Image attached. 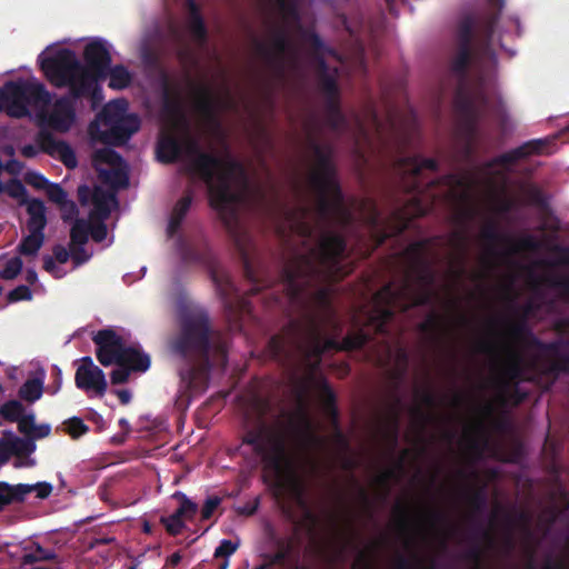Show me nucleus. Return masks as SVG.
<instances>
[{
  "label": "nucleus",
  "mask_w": 569,
  "mask_h": 569,
  "mask_svg": "<svg viewBox=\"0 0 569 569\" xmlns=\"http://www.w3.org/2000/svg\"><path fill=\"white\" fill-rule=\"evenodd\" d=\"M309 187L315 196L312 209L301 206L287 214L289 229L315 241L303 266L287 272V289L297 300L308 295V286L318 278L345 274L342 260L346 243L330 224L349 219L336 173L328 154L318 151V160L309 174Z\"/></svg>",
  "instance_id": "f257e3e1"
},
{
  "label": "nucleus",
  "mask_w": 569,
  "mask_h": 569,
  "mask_svg": "<svg viewBox=\"0 0 569 569\" xmlns=\"http://www.w3.org/2000/svg\"><path fill=\"white\" fill-rule=\"evenodd\" d=\"M157 157L162 162L181 160L192 176L207 184L210 203L224 223L229 228L238 223L249 182L244 168L228 151H203L200 139L179 114L174 128L162 131Z\"/></svg>",
  "instance_id": "f03ea898"
},
{
  "label": "nucleus",
  "mask_w": 569,
  "mask_h": 569,
  "mask_svg": "<svg viewBox=\"0 0 569 569\" xmlns=\"http://www.w3.org/2000/svg\"><path fill=\"white\" fill-rule=\"evenodd\" d=\"M93 166L99 180L109 186L111 190L96 187L92 192L86 186L79 188V196L83 204L88 206V219H78L71 228L72 269L81 266L91 258L83 246L89 237L97 243L108 247L113 238L108 237L104 221L112 210L118 208L116 191L129 183V167L114 150L109 147L98 149L93 156Z\"/></svg>",
  "instance_id": "7ed1b4c3"
},
{
  "label": "nucleus",
  "mask_w": 569,
  "mask_h": 569,
  "mask_svg": "<svg viewBox=\"0 0 569 569\" xmlns=\"http://www.w3.org/2000/svg\"><path fill=\"white\" fill-rule=\"evenodd\" d=\"M110 49L111 44L107 40L93 38L83 51L87 64H82L72 50H52L51 47L40 53L38 61L51 84L68 88L73 98L90 97L92 108L96 109L103 99L100 77L111 62Z\"/></svg>",
  "instance_id": "20e7f679"
},
{
  "label": "nucleus",
  "mask_w": 569,
  "mask_h": 569,
  "mask_svg": "<svg viewBox=\"0 0 569 569\" xmlns=\"http://www.w3.org/2000/svg\"><path fill=\"white\" fill-rule=\"evenodd\" d=\"M315 438L313 425L307 409L300 405L290 416L286 426L271 427L260 423L249 430L239 447L242 456L254 463H262L277 482L284 477L288 467L287 441L292 439L301 445L311 442Z\"/></svg>",
  "instance_id": "39448f33"
},
{
  "label": "nucleus",
  "mask_w": 569,
  "mask_h": 569,
  "mask_svg": "<svg viewBox=\"0 0 569 569\" xmlns=\"http://www.w3.org/2000/svg\"><path fill=\"white\" fill-rule=\"evenodd\" d=\"M501 32L498 28V20L495 19L489 26L487 44L471 59L469 52L470 30L462 31L460 37V49L452 61V70L462 73L470 63L477 73V86L468 98V109L475 112H482L502 107V100L497 87V59L495 47Z\"/></svg>",
  "instance_id": "423d86ee"
},
{
  "label": "nucleus",
  "mask_w": 569,
  "mask_h": 569,
  "mask_svg": "<svg viewBox=\"0 0 569 569\" xmlns=\"http://www.w3.org/2000/svg\"><path fill=\"white\" fill-rule=\"evenodd\" d=\"M317 300L321 308L320 313L311 322L307 341L299 347L306 353L312 372H317L319 358L326 351L360 348L368 339L363 332L347 336L342 340L340 339L342 328L335 310L329 303L328 287L318 289Z\"/></svg>",
  "instance_id": "0eeeda50"
},
{
  "label": "nucleus",
  "mask_w": 569,
  "mask_h": 569,
  "mask_svg": "<svg viewBox=\"0 0 569 569\" xmlns=\"http://www.w3.org/2000/svg\"><path fill=\"white\" fill-rule=\"evenodd\" d=\"M93 341L97 345V358L102 366L117 365L111 373L112 383H123L131 371L144 372L150 367V357L139 345H130L116 331H98Z\"/></svg>",
  "instance_id": "6e6552de"
},
{
  "label": "nucleus",
  "mask_w": 569,
  "mask_h": 569,
  "mask_svg": "<svg viewBox=\"0 0 569 569\" xmlns=\"http://www.w3.org/2000/svg\"><path fill=\"white\" fill-rule=\"evenodd\" d=\"M140 128L137 114L128 113V102L116 99L107 103L96 120L90 124L92 141L109 146L127 142Z\"/></svg>",
  "instance_id": "1a4fd4ad"
},
{
  "label": "nucleus",
  "mask_w": 569,
  "mask_h": 569,
  "mask_svg": "<svg viewBox=\"0 0 569 569\" xmlns=\"http://www.w3.org/2000/svg\"><path fill=\"white\" fill-rule=\"evenodd\" d=\"M48 98L44 86L36 78L18 79L0 88V111L10 117L22 118L30 114V104L40 103Z\"/></svg>",
  "instance_id": "9d476101"
},
{
  "label": "nucleus",
  "mask_w": 569,
  "mask_h": 569,
  "mask_svg": "<svg viewBox=\"0 0 569 569\" xmlns=\"http://www.w3.org/2000/svg\"><path fill=\"white\" fill-rule=\"evenodd\" d=\"M209 350V321L202 309H193L182 319L181 337L173 345V351L181 357L204 355Z\"/></svg>",
  "instance_id": "9b49d317"
},
{
  "label": "nucleus",
  "mask_w": 569,
  "mask_h": 569,
  "mask_svg": "<svg viewBox=\"0 0 569 569\" xmlns=\"http://www.w3.org/2000/svg\"><path fill=\"white\" fill-rule=\"evenodd\" d=\"M33 109L39 126L42 129L53 130L56 132H67L76 123L74 103L69 97H60L51 101V94L40 103L30 104Z\"/></svg>",
  "instance_id": "f8f14e48"
},
{
  "label": "nucleus",
  "mask_w": 569,
  "mask_h": 569,
  "mask_svg": "<svg viewBox=\"0 0 569 569\" xmlns=\"http://www.w3.org/2000/svg\"><path fill=\"white\" fill-rule=\"evenodd\" d=\"M26 206L29 216L27 222L29 233L20 243L19 251L26 257H36L44 241L43 230L47 224L46 206L38 199L27 201Z\"/></svg>",
  "instance_id": "ddd939ff"
},
{
  "label": "nucleus",
  "mask_w": 569,
  "mask_h": 569,
  "mask_svg": "<svg viewBox=\"0 0 569 569\" xmlns=\"http://www.w3.org/2000/svg\"><path fill=\"white\" fill-rule=\"evenodd\" d=\"M36 442L32 439L20 438L11 431H7L0 438V461L12 460L14 468H27L36 465L31 455L36 451Z\"/></svg>",
  "instance_id": "4468645a"
},
{
  "label": "nucleus",
  "mask_w": 569,
  "mask_h": 569,
  "mask_svg": "<svg viewBox=\"0 0 569 569\" xmlns=\"http://www.w3.org/2000/svg\"><path fill=\"white\" fill-rule=\"evenodd\" d=\"M178 397L181 406L188 407L194 397L208 388L209 368L199 363H187L179 371Z\"/></svg>",
  "instance_id": "2eb2a0df"
},
{
  "label": "nucleus",
  "mask_w": 569,
  "mask_h": 569,
  "mask_svg": "<svg viewBox=\"0 0 569 569\" xmlns=\"http://www.w3.org/2000/svg\"><path fill=\"white\" fill-rule=\"evenodd\" d=\"M76 386L83 390L88 397L102 398L108 388L103 371L94 365L92 358L83 357L76 371Z\"/></svg>",
  "instance_id": "dca6fc26"
},
{
  "label": "nucleus",
  "mask_w": 569,
  "mask_h": 569,
  "mask_svg": "<svg viewBox=\"0 0 569 569\" xmlns=\"http://www.w3.org/2000/svg\"><path fill=\"white\" fill-rule=\"evenodd\" d=\"M230 108L231 101L228 92L221 96L212 92L210 89H203L196 101L197 111L213 126L218 124L219 113Z\"/></svg>",
  "instance_id": "f3484780"
},
{
  "label": "nucleus",
  "mask_w": 569,
  "mask_h": 569,
  "mask_svg": "<svg viewBox=\"0 0 569 569\" xmlns=\"http://www.w3.org/2000/svg\"><path fill=\"white\" fill-rule=\"evenodd\" d=\"M437 163L432 159H422L418 156L401 158L399 162V171L403 176L413 178L412 190L421 192L423 183V171H435Z\"/></svg>",
  "instance_id": "a211bd4d"
},
{
  "label": "nucleus",
  "mask_w": 569,
  "mask_h": 569,
  "mask_svg": "<svg viewBox=\"0 0 569 569\" xmlns=\"http://www.w3.org/2000/svg\"><path fill=\"white\" fill-rule=\"evenodd\" d=\"M533 153H551V150L548 148V140L538 139L528 141L500 156L495 160L493 166L501 167L502 170H509L512 163Z\"/></svg>",
  "instance_id": "6ab92c4d"
},
{
  "label": "nucleus",
  "mask_w": 569,
  "mask_h": 569,
  "mask_svg": "<svg viewBox=\"0 0 569 569\" xmlns=\"http://www.w3.org/2000/svg\"><path fill=\"white\" fill-rule=\"evenodd\" d=\"M191 204V197L186 196L181 198L174 206L172 213L169 218L168 227H167V234L168 238L173 241L174 247L178 250L182 249V240L180 236H178V231L180 229V226L190 208Z\"/></svg>",
  "instance_id": "aec40b11"
},
{
  "label": "nucleus",
  "mask_w": 569,
  "mask_h": 569,
  "mask_svg": "<svg viewBox=\"0 0 569 569\" xmlns=\"http://www.w3.org/2000/svg\"><path fill=\"white\" fill-rule=\"evenodd\" d=\"M187 1L190 10V17L188 20V32L193 42L198 46H201L206 41V28L203 24V20L198 11L194 0Z\"/></svg>",
  "instance_id": "412c9836"
},
{
  "label": "nucleus",
  "mask_w": 569,
  "mask_h": 569,
  "mask_svg": "<svg viewBox=\"0 0 569 569\" xmlns=\"http://www.w3.org/2000/svg\"><path fill=\"white\" fill-rule=\"evenodd\" d=\"M47 150L69 168H74L78 163L73 149L64 141H52L48 144Z\"/></svg>",
  "instance_id": "4be33fe9"
},
{
  "label": "nucleus",
  "mask_w": 569,
  "mask_h": 569,
  "mask_svg": "<svg viewBox=\"0 0 569 569\" xmlns=\"http://www.w3.org/2000/svg\"><path fill=\"white\" fill-rule=\"evenodd\" d=\"M108 86L114 90H122L128 88L133 79L132 72H130L123 66H113L108 70Z\"/></svg>",
  "instance_id": "5701e85b"
},
{
  "label": "nucleus",
  "mask_w": 569,
  "mask_h": 569,
  "mask_svg": "<svg viewBox=\"0 0 569 569\" xmlns=\"http://www.w3.org/2000/svg\"><path fill=\"white\" fill-rule=\"evenodd\" d=\"M20 432L29 436V439H41L48 437L51 432V427L48 423L37 425L33 413H29L27 419L20 421Z\"/></svg>",
  "instance_id": "b1692460"
},
{
  "label": "nucleus",
  "mask_w": 569,
  "mask_h": 569,
  "mask_svg": "<svg viewBox=\"0 0 569 569\" xmlns=\"http://www.w3.org/2000/svg\"><path fill=\"white\" fill-rule=\"evenodd\" d=\"M272 56L274 61L284 68L287 63L292 59L293 52L289 39L284 34H279L272 47Z\"/></svg>",
  "instance_id": "393cba45"
},
{
  "label": "nucleus",
  "mask_w": 569,
  "mask_h": 569,
  "mask_svg": "<svg viewBox=\"0 0 569 569\" xmlns=\"http://www.w3.org/2000/svg\"><path fill=\"white\" fill-rule=\"evenodd\" d=\"M172 498L179 501V507L174 512L184 521L192 520L198 511V505L181 491H176Z\"/></svg>",
  "instance_id": "a878e982"
},
{
  "label": "nucleus",
  "mask_w": 569,
  "mask_h": 569,
  "mask_svg": "<svg viewBox=\"0 0 569 569\" xmlns=\"http://www.w3.org/2000/svg\"><path fill=\"white\" fill-rule=\"evenodd\" d=\"M54 558V552L50 549H44L38 543H32L24 549L22 555V565H30L38 561L49 560Z\"/></svg>",
  "instance_id": "bb28decb"
},
{
  "label": "nucleus",
  "mask_w": 569,
  "mask_h": 569,
  "mask_svg": "<svg viewBox=\"0 0 569 569\" xmlns=\"http://www.w3.org/2000/svg\"><path fill=\"white\" fill-rule=\"evenodd\" d=\"M43 376L27 380L20 388L19 395L22 399L33 402L42 396Z\"/></svg>",
  "instance_id": "cd10ccee"
},
{
  "label": "nucleus",
  "mask_w": 569,
  "mask_h": 569,
  "mask_svg": "<svg viewBox=\"0 0 569 569\" xmlns=\"http://www.w3.org/2000/svg\"><path fill=\"white\" fill-rule=\"evenodd\" d=\"M19 485H9L7 482H0V510L7 505L13 501H22V493Z\"/></svg>",
  "instance_id": "c85d7f7f"
},
{
  "label": "nucleus",
  "mask_w": 569,
  "mask_h": 569,
  "mask_svg": "<svg viewBox=\"0 0 569 569\" xmlns=\"http://www.w3.org/2000/svg\"><path fill=\"white\" fill-rule=\"evenodd\" d=\"M19 489L21 490L22 499L30 493H34L37 498L44 499L52 492V486L49 482H37L32 485L20 483Z\"/></svg>",
  "instance_id": "c756f323"
},
{
  "label": "nucleus",
  "mask_w": 569,
  "mask_h": 569,
  "mask_svg": "<svg viewBox=\"0 0 569 569\" xmlns=\"http://www.w3.org/2000/svg\"><path fill=\"white\" fill-rule=\"evenodd\" d=\"M1 413L6 419L17 421L19 425L20 421L27 419L28 416L24 413V408L19 401H9L4 403L1 407Z\"/></svg>",
  "instance_id": "7c9ffc66"
},
{
  "label": "nucleus",
  "mask_w": 569,
  "mask_h": 569,
  "mask_svg": "<svg viewBox=\"0 0 569 569\" xmlns=\"http://www.w3.org/2000/svg\"><path fill=\"white\" fill-rule=\"evenodd\" d=\"M23 262L20 257H12L4 260L3 266L0 270V276L3 279H13L16 278L21 269Z\"/></svg>",
  "instance_id": "2f4dec72"
},
{
  "label": "nucleus",
  "mask_w": 569,
  "mask_h": 569,
  "mask_svg": "<svg viewBox=\"0 0 569 569\" xmlns=\"http://www.w3.org/2000/svg\"><path fill=\"white\" fill-rule=\"evenodd\" d=\"M212 280L214 281L217 289L220 295L227 299L230 293L234 290L233 283L230 277L226 273L219 274L218 272H212Z\"/></svg>",
  "instance_id": "473e14b6"
},
{
  "label": "nucleus",
  "mask_w": 569,
  "mask_h": 569,
  "mask_svg": "<svg viewBox=\"0 0 569 569\" xmlns=\"http://www.w3.org/2000/svg\"><path fill=\"white\" fill-rule=\"evenodd\" d=\"M447 183L449 186L453 184V183H457L458 184V188L457 189H452L451 190V193H450V197L452 198H467L468 194H469V182L467 181V179L465 177H457V176H452V177H449L447 179Z\"/></svg>",
  "instance_id": "72a5a7b5"
},
{
  "label": "nucleus",
  "mask_w": 569,
  "mask_h": 569,
  "mask_svg": "<svg viewBox=\"0 0 569 569\" xmlns=\"http://www.w3.org/2000/svg\"><path fill=\"white\" fill-rule=\"evenodd\" d=\"M64 427L67 432L74 439L86 435L89 430L88 426L78 417L69 419Z\"/></svg>",
  "instance_id": "f704fd0d"
},
{
  "label": "nucleus",
  "mask_w": 569,
  "mask_h": 569,
  "mask_svg": "<svg viewBox=\"0 0 569 569\" xmlns=\"http://www.w3.org/2000/svg\"><path fill=\"white\" fill-rule=\"evenodd\" d=\"M162 523L166 526V529L171 533V535H178L182 531V529L184 528V520L179 517L176 512H173L172 515L168 516V517H163L161 519Z\"/></svg>",
  "instance_id": "c9c22d12"
},
{
  "label": "nucleus",
  "mask_w": 569,
  "mask_h": 569,
  "mask_svg": "<svg viewBox=\"0 0 569 569\" xmlns=\"http://www.w3.org/2000/svg\"><path fill=\"white\" fill-rule=\"evenodd\" d=\"M239 546V542H234L228 539H223L220 541V545L214 550V558L220 559H229L231 555H233Z\"/></svg>",
  "instance_id": "e433bc0d"
},
{
  "label": "nucleus",
  "mask_w": 569,
  "mask_h": 569,
  "mask_svg": "<svg viewBox=\"0 0 569 569\" xmlns=\"http://www.w3.org/2000/svg\"><path fill=\"white\" fill-rule=\"evenodd\" d=\"M46 192L49 199L58 206L66 203V200L68 199V193L61 188L60 184L54 182L49 183Z\"/></svg>",
  "instance_id": "4c0bfd02"
},
{
  "label": "nucleus",
  "mask_w": 569,
  "mask_h": 569,
  "mask_svg": "<svg viewBox=\"0 0 569 569\" xmlns=\"http://www.w3.org/2000/svg\"><path fill=\"white\" fill-rule=\"evenodd\" d=\"M46 271H48L50 274H52L54 278L60 279L67 274V270L57 262L52 257L47 256L44 258V264H43Z\"/></svg>",
  "instance_id": "58836bf2"
},
{
  "label": "nucleus",
  "mask_w": 569,
  "mask_h": 569,
  "mask_svg": "<svg viewBox=\"0 0 569 569\" xmlns=\"http://www.w3.org/2000/svg\"><path fill=\"white\" fill-rule=\"evenodd\" d=\"M221 503V498L218 496H210L206 499L202 509H201V517L202 519L207 520L209 519L213 512L217 510V508Z\"/></svg>",
  "instance_id": "ea45409f"
},
{
  "label": "nucleus",
  "mask_w": 569,
  "mask_h": 569,
  "mask_svg": "<svg viewBox=\"0 0 569 569\" xmlns=\"http://www.w3.org/2000/svg\"><path fill=\"white\" fill-rule=\"evenodd\" d=\"M27 181L37 189H47L50 181L38 172H29L27 174Z\"/></svg>",
  "instance_id": "a19ab883"
},
{
  "label": "nucleus",
  "mask_w": 569,
  "mask_h": 569,
  "mask_svg": "<svg viewBox=\"0 0 569 569\" xmlns=\"http://www.w3.org/2000/svg\"><path fill=\"white\" fill-rule=\"evenodd\" d=\"M31 290L27 286H19L16 289H13L9 295L11 301L29 300L31 299Z\"/></svg>",
  "instance_id": "79ce46f5"
},
{
  "label": "nucleus",
  "mask_w": 569,
  "mask_h": 569,
  "mask_svg": "<svg viewBox=\"0 0 569 569\" xmlns=\"http://www.w3.org/2000/svg\"><path fill=\"white\" fill-rule=\"evenodd\" d=\"M59 208L62 212V218L66 221L72 219L77 213V206L69 198L66 200V203H61Z\"/></svg>",
  "instance_id": "37998d69"
},
{
  "label": "nucleus",
  "mask_w": 569,
  "mask_h": 569,
  "mask_svg": "<svg viewBox=\"0 0 569 569\" xmlns=\"http://www.w3.org/2000/svg\"><path fill=\"white\" fill-rule=\"evenodd\" d=\"M270 350L273 356L278 357L287 352V342L282 338L274 337L270 341Z\"/></svg>",
  "instance_id": "c03bdc74"
},
{
  "label": "nucleus",
  "mask_w": 569,
  "mask_h": 569,
  "mask_svg": "<svg viewBox=\"0 0 569 569\" xmlns=\"http://www.w3.org/2000/svg\"><path fill=\"white\" fill-rule=\"evenodd\" d=\"M52 258L60 264H64L69 260L70 253L64 247L58 246L53 250Z\"/></svg>",
  "instance_id": "a18cd8bd"
},
{
  "label": "nucleus",
  "mask_w": 569,
  "mask_h": 569,
  "mask_svg": "<svg viewBox=\"0 0 569 569\" xmlns=\"http://www.w3.org/2000/svg\"><path fill=\"white\" fill-rule=\"evenodd\" d=\"M117 396L123 405H128L131 401V392L128 389L118 390Z\"/></svg>",
  "instance_id": "49530a36"
},
{
  "label": "nucleus",
  "mask_w": 569,
  "mask_h": 569,
  "mask_svg": "<svg viewBox=\"0 0 569 569\" xmlns=\"http://www.w3.org/2000/svg\"><path fill=\"white\" fill-rule=\"evenodd\" d=\"M21 153L24 157L32 158L38 154V149L34 146L28 144V146L22 147Z\"/></svg>",
  "instance_id": "de8ad7c7"
},
{
  "label": "nucleus",
  "mask_w": 569,
  "mask_h": 569,
  "mask_svg": "<svg viewBox=\"0 0 569 569\" xmlns=\"http://www.w3.org/2000/svg\"><path fill=\"white\" fill-rule=\"evenodd\" d=\"M483 233L487 238L495 239L497 233L496 226L493 223L487 226L483 230Z\"/></svg>",
  "instance_id": "09e8293b"
},
{
  "label": "nucleus",
  "mask_w": 569,
  "mask_h": 569,
  "mask_svg": "<svg viewBox=\"0 0 569 569\" xmlns=\"http://www.w3.org/2000/svg\"><path fill=\"white\" fill-rule=\"evenodd\" d=\"M37 272L32 268H27L26 270V279L30 283H34L37 281Z\"/></svg>",
  "instance_id": "8fccbe9b"
},
{
  "label": "nucleus",
  "mask_w": 569,
  "mask_h": 569,
  "mask_svg": "<svg viewBox=\"0 0 569 569\" xmlns=\"http://www.w3.org/2000/svg\"><path fill=\"white\" fill-rule=\"evenodd\" d=\"M509 206H510V204H509V201H508V200H506V199H503V200H501V201L497 204V210H498L499 212H505V211H507V210L509 209Z\"/></svg>",
  "instance_id": "3c124183"
},
{
  "label": "nucleus",
  "mask_w": 569,
  "mask_h": 569,
  "mask_svg": "<svg viewBox=\"0 0 569 569\" xmlns=\"http://www.w3.org/2000/svg\"><path fill=\"white\" fill-rule=\"evenodd\" d=\"M218 563V569H227L228 566H229V559H224V558H220V559H217Z\"/></svg>",
  "instance_id": "603ef678"
},
{
  "label": "nucleus",
  "mask_w": 569,
  "mask_h": 569,
  "mask_svg": "<svg viewBox=\"0 0 569 569\" xmlns=\"http://www.w3.org/2000/svg\"><path fill=\"white\" fill-rule=\"evenodd\" d=\"M488 2L492 6V7H497L499 9L502 8V4H503V0H488Z\"/></svg>",
  "instance_id": "864d4df0"
},
{
  "label": "nucleus",
  "mask_w": 569,
  "mask_h": 569,
  "mask_svg": "<svg viewBox=\"0 0 569 569\" xmlns=\"http://www.w3.org/2000/svg\"><path fill=\"white\" fill-rule=\"evenodd\" d=\"M119 425H120L123 429H126L127 431H128V430H129V428H130L129 421H128L126 418H121V419L119 420Z\"/></svg>",
  "instance_id": "5fc2aeb1"
},
{
  "label": "nucleus",
  "mask_w": 569,
  "mask_h": 569,
  "mask_svg": "<svg viewBox=\"0 0 569 569\" xmlns=\"http://www.w3.org/2000/svg\"><path fill=\"white\" fill-rule=\"evenodd\" d=\"M10 169L14 170L16 167L19 168V163L17 161H12V163L9 164Z\"/></svg>",
  "instance_id": "6e6d98bb"
},
{
  "label": "nucleus",
  "mask_w": 569,
  "mask_h": 569,
  "mask_svg": "<svg viewBox=\"0 0 569 569\" xmlns=\"http://www.w3.org/2000/svg\"><path fill=\"white\" fill-rule=\"evenodd\" d=\"M336 89V86L332 81L328 82V90L331 91V90H335Z\"/></svg>",
  "instance_id": "4d7b16f0"
},
{
  "label": "nucleus",
  "mask_w": 569,
  "mask_h": 569,
  "mask_svg": "<svg viewBox=\"0 0 569 569\" xmlns=\"http://www.w3.org/2000/svg\"><path fill=\"white\" fill-rule=\"evenodd\" d=\"M390 291H391V288H390V286H388V287H386V288L383 289V291L381 292V295H389V293H390Z\"/></svg>",
  "instance_id": "13d9d810"
},
{
  "label": "nucleus",
  "mask_w": 569,
  "mask_h": 569,
  "mask_svg": "<svg viewBox=\"0 0 569 569\" xmlns=\"http://www.w3.org/2000/svg\"><path fill=\"white\" fill-rule=\"evenodd\" d=\"M426 212H427V210H426V209H423V208H419V209L417 210V213H418V214H425Z\"/></svg>",
  "instance_id": "bf43d9fd"
},
{
  "label": "nucleus",
  "mask_w": 569,
  "mask_h": 569,
  "mask_svg": "<svg viewBox=\"0 0 569 569\" xmlns=\"http://www.w3.org/2000/svg\"><path fill=\"white\" fill-rule=\"evenodd\" d=\"M372 223H375V224H376V223H378V217H375V218H373Z\"/></svg>",
  "instance_id": "052dcab7"
},
{
  "label": "nucleus",
  "mask_w": 569,
  "mask_h": 569,
  "mask_svg": "<svg viewBox=\"0 0 569 569\" xmlns=\"http://www.w3.org/2000/svg\"><path fill=\"white\" fill-rule=\"evenodd\" d=\"M179 560V556H174L173 561L177 562Z\"/></svg>",
  "instance_id": "680f3d73"
}]
</instances>
